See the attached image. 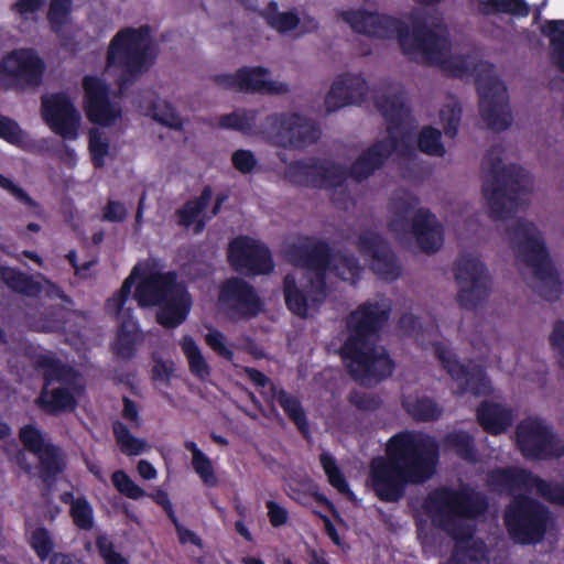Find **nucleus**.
Here are the masks:
<instances>
[{
    "instance_id": "obj_1",
    "label": "nucleus",
    "mask_w": 564,
    "mask_h": 564,
    "mask_svg": "<svg viewBox=\"0 0 564 564\" xmlns=\"http://www.w3.org/2000/svg\"><path fill=\"white\" fill-rule=\"evenodd\" d=\"M503 153L501 145H494L485 154L481 163L482 195L490 217L502 223V239L518 265L532 274L536 280L534 288L551 300L558 294V276L538 227L528 219L513 217L524 175L517 166L505 163Z\"/></svg>"
},
{
    "instance_id": "obj_2",
    "label": "nucleus",
    "mask_w": 564,
    "mask_h": 564,
    "mask_svg": "<svg viewBox=\"0 0 564 564\" xmlns=\"http://www.w3.org/2000/svg\"><path fill=\"white\" fill-rule=\"evenodd\" d=\"M386 457H375L369 467V485L384 502H397L405 484L430 479L438 460V445L429 435L402 432L387 444Z\"/></svg>"
},
{
    "instance_id": "obj_3",
    "label": "nucleus",
    "mask_w": 564,
    "mask_h": 564,
    "mask_svg": "<svg viewBox=\"0 0 564 564\" xmlns=\"http://www.w3.org/2000/svg\"><path fill=\"white\" fill-rule=\"evenodd\" d=\"M492 490L514 495L505 513L510 536L519 543L529 544L542 540L551 523L547 510L538 501L521 496L535 494L552 503L564 505V485L546 481L524 469H496L488 475Z\"/></svg>"
},
{
    "instance_id": "obj_4",
    "label": "nucleus",
    "mask_w": 564,
    "mask_h": 564,
    "mask_svg": "<svg viewBox=\"0 0 564 564\" xmlns=\"http://www.w3.org/2000/svg\"><path fill=\"white\" fill-rule=\"evenodd\" d=\"M339 17L355 32L371 37L390 39L398 34L400 47L411 61L437 65L456 74L466 69L449 59L448 33L442 23H415L405 30L398 20L364 8L343 11Z\"/></svg>"
},
{
    "instance_id": "obj_5",
    "label": "nucleus",
    "mask_w": 564,
    "mask_h": 564,
    "mask_svg": "<svg viewBox=\"0 0 564 564\" xmlns=\"http://www.w3.org/2000/svg\"><path fill=\"white\" fill-rule=\"evenodd\" d=\"M134 300L140 306L161 305L156 318L165 328L181 325L192 305L184 285L176 282L175 273L164 272L154 260L138 263L119 291L107 301L106 308L109 314L129 315Z\"/></svg>"
},
{
    "instance_id": "obj_6",
    "label": "nucleus",
    "mask_w": 564,
    "mask_h": 564,
    "mask_svg": "<svg viewBox=\"0 0 564 564\" xmlns=\"http://www.w3.org/2000/svg\"><path fill=\"white\" fill-rule=\"evenodd\" d=\"M373 102L388 123V135L364 150L354 161L349 176L356 182H362L380 170L392 153L404 160L416 156L411 135L412 117L404 87L395 82H381L375 89Z\"/></svg>"
},
{
    "instance_id": "obj_7",
    "label": "nucleus",
    "mask_w": 564,
    "mask_h": 564,
    "mask_svg": "<svg viewBox=\"0 0 564 564\" xmlns=\"http://www.w3.org/2000/svg\"><path fill=\"white\" fill-rule=\"evenodd\" d=\"M391 311L389 299L378 295L358 306L347 319L348 337L340 348L351 377L361 384L391 375L393 365L383 347L376 344V333Z\"/></svg>"
},
{
    "instance_id": "obj_8",
    "label": "nucleus",
    "mask_w": 564,
    "mask_h": 564,
    "mask_svg": "<svg viewBox=\"0 0 564 564\" xmlns=\"http://www.w3.org/2000/svg\"><path fill=\"white\" fill-rule=\"evenodd\" d=\"M290 261L305 269V284L299 285L293 274L284 278V297L289 310L300 317L313 316L324 302L333 278L354 283L361 267L352 256L330 254L324 243L314 245L305 257L290 254Z\"/></svg>"
},
{
    "instance_id": "obj_9",
    "label": "nucleus",
    "mask_w": 564,
    "mask_h": 564,
    "mask_svg": "<svg viewBox=\"0 0 564 564\" xmlns=\"http://www.w3.org/2000/svg\"><path fill=\"white\" fill-rule=\"evenodd\" d=\"M485 497L469 488H440L425 499L423 508L431 520L447 531L455 546L447 564H475L486 557V545L473 534L468 522L486 509Z\"/></svg>"
},
{
    "instance_id": "obj_10",
    "label": "nucleus",
    "mask_w": 564,
    "mask_h": 564,
    "mask_svg": "<svg viewBox=\"0 0 564 564\" xmlns=\"http://www.w3.org/2000/svg\"><path fill=\"white\" fill-rule=\"evenodd\" d=\"M449 59L462 65L464 73L456 74L449 69L444 72L456 76H475L479 95V115L486 127L492 131H505L513 121L512 111L509 105V95L506 85L497 76L494 66L474 54H463L453 47L449 42Z\"/></svg>"
},
{
    "instance_id": "obj_11",
    "label": "nucleus",
    "mask_w": 564,
    "mask_h": 564,
    "mask_svg": "<svg viewBox=\"0 0 564 564\" xmlns=\"http://www.w3.org/2000/svg\"><path fill=\"white\" fill-rule=\"evenodd\" d=\"M387 227L402 243L414 238L425 253H434L443 246L442 224L430 209L420 206L417 196L408 191H395L389 198Z\"/></svg>"
},
{
    "instance_id": "obj_12",
    "label": "nucleus",
    "mask_w": 564,
    "mask_h": 564,
    "mask_svg": "<svg viewBox=\"0 0 564 564\" xmlns=\"http://www.w3.org/2000/svg\"><path fill=\"white\" fill-rule=\"evenodd\" d=\"M155 55L149 26L127 28L120 30L110 41L106 68L116 77L122 90L151 67Z\"/></svg>"
},
{
    "instance_id": "obj_13",
    "label": "nucleus",
    "mask_w": 564,
    "mask_h": 564,
    "mask_svg": "<svg viewBox=\"0 0 564 564\" xmlns=\"http://www.w3.org/2000/svg\"><path fill=\"white\" fill-rule=\"evenodd\" d=\"M37 365L45 377V386L36 399L37 405L50 414L74 410L75 398L82 391L77 373L51 356H40Z\"/></svg>"
},
{
    "instance_id": "obj_14",
    "label": "nucleus",
    "mask_w": 564,
    "mask_h": 564,
    "mask_svg": "<svg viewBox=\"0 0 564 564\" xmlns=\"http://www.w3.org/2000/svg\"><path fill=\"white\" fill-rule=\"evenodd\" d=\"M453 275L457 284V302L466 308H476L490 295L492 289L489 270L480 253L464 250L456 258Z\"/></svg>"
},
{
    "instance_id": "obj_15",
    "label": "nucleus",
    "mask_w": 564,
    "mask_h": 564,
    "mask_svg": "<svg viewBox=\"0 0 564 564\" xmlns=\"http://www.w3.org/2000/svg\"><path fill=\"white\" fill-rule=\"evenodd\" d=\"M261 135L271 144L300 150L315 143L321 135L318 127L297 112H275L261 123Z\"/></svg>"
},
{
    "instance_id": "obj_16",
    "label": "nucleus",
    "mask_w": 564,
    "mask_h": 564,
    "mask_svg": "<svg viewBox=\"0 0 564 564\" xmlns=\"http://www.w3.org/2000/svg\"><path fill=\"white\" fill-rule=\"evenodd\" d=\"M516 440L527 458L552 459L564 455V441L540 417L522 420L517 426Z\"/></svg>"
},
{
    "instance_id": "obj_17",
    "label": "nucleus",
    "mask_w": 564,
    "mask_h": 564,
    "mask_svg": "<svg viewBox=\"0 0 564 564\" xmlns=\"http://www.w3.org/2000/svg\"><path fill=\"white\" fill-rule=\"evenodd\" d=\"M44 62L28 48L7 54L0 63V84L6 88L36 87L42 82Z\"/></svg>"
},
{
    "instance_id": "obj_18",
    "label": "nucleus",
    "mask_w": 564,
    "mask_h": 564,
    "mask_svg": "<svg viewBox=\"0 0 564 564\" xmlns=\"http://www.w3.org/2000/svg\"><path fill=\"white\" fill-rule=\"evenodd\" d=\"M42 113L53 132L65 140L77 139L82 117L67 95L54 94L43 97Z\"/></svg>"
},
{
    "instance_id": "obj_19",
    "label": "nucleus",
    "mask_w": 564,
    "mask_h": 564,
    "mask_svg": "<svg viewBox=\"0 0 564 564\" xmlns=\"http://www.w3.org/2000/svg\"><path fill=\"white\" fill-rule=\"evenodd\" d=\"M369 93L370 87L361 73H340L333 79L324 98L325 110L330 113L346 106H359L367 100Z\"/></svg>"
},
{
    "instance_id": "obj_20",
    "label": "nucleus",
    "mask_w": 564,
    "mask_h": 564,
    "mask_svg": "<svg viewBox=\"0 0 564 564\" xmlns=\"http://www.w3.org/2000/svg\"><path fill=\"white\" fill-rule=\"evenodd\" d=\"M215 82L224 88L246 93L284 95L290 91L286 83L271 79L263 67H245L235 74L217 75Z\"/></svg>"
},
{
    "instance_id": "obj_21",
    "label": "nucleus",
    "mask_w": 564,
    "mask_h": 564,
    "mask_svg": "<svg viewBox=\"0 0 564 564\" xmlns=\"http://www.w3.org/2000/svg\"><path fill=\"white\" fill-rule=\"evenodd\" d=\"M20 441L25 449L34 454L39 460V475L50 478L64 468V456L61 449L54 446L50 438L34 425H26L20 430Z\"/></svg>"
},
{
    "instance_id": "obj_22",
    "label": "nucleus",
    "mask_w": 564,
    "mask_h": 564,
    "mask_svg": "<svg viewBox=\"0 0 564 564\" xmlns=\"http://www.w3.org/2000/svg\"><path fill=\"white\" fill-rule=\"evenodd\" d=\"M357 246L360 253L370 258L371 270L381 279L393 281L401 275L402 268L395 254L377 232L361 231Z\"/></svg>"
},
{
    "instance_id": "obj_23",
    "label": "nucleus",
    "mask_w": 564,
    "mask_h": 564,
    "mask_svg": "<svg viewBox=\"0 0 564 564\" xmlns=\"http://www.w3.org/2000/svg\"><path fill=\"white\" fill-rule=\"evenodd\" d=\"M219 302L235 319L253 317L261 310L260 300L252 286L239 278L229 279L223 284Z\"/></svg>"
},
{
    "instance_id": "obj_24",
    "label": "nucleus",
    "mask_w": 564,
    "mask_h": 564,
    "mask_svg": "<svg viewBox=\"0 0 564 564\" xmlns=\"http://www.w3.org/2000/svg\"><path fill=\"white\" fill-rule=\"evenodd\" d=\"M435 352L443 367L457 383L459 393L471 391L475 395H480L489 391V381L478 365H460L455 355L447 347L440 344L435 346Z\"/></svg>"
},
{
    "instance_id": "obj_25",
    "label": "nucleus",
    "mask_w": 564,
    "mask_h": 564,
    "mask_svg": "<svg viewBox=\"0 0 564 564\" xmlns=\"http://www.w3.org/2000/svg\"><path fill=\"white\" fill-rule=\"evenodd\" d=\"M228 258L231 265L240 272L263 274L273 268L267 247L247 237L237 238L229 245Z\"/></svg>"
},
{
    "instance_id": "obj_26",
    "label": "nucleus",
    "mask_w": 564,
    "mask_h": 564,
    "mask_svg": "<svg viewBox=\"0 0 564 564\" xmlns=\"http://www.w3.org/2000/svg\"><path fill=\"white\" fill-rule=\"evenodd\" d=\"M86 94V112L90 121L110 126L120 117V107L110 102L108 87L94 76H86L83 82Z\"/></svg>"
},
{
    "instance_id": "obj_27",
    "label": "nucleus",
    "mask_w": 564,
    "mask_h": 564,
    "mask_svg": "<svg viewBox=\"0 0 564 564\" xmlns=\"http://www.w3.org/2000/svg\"><path fill=\"white\" fill-rule=\"evenodd\" d=\"M321 185L319 187H327L334 191L332 199L338 208L347 209L352 205V198L346 194V181L349 176V170H347L340 163L321 159Z\"/></svg>"
},
{
    "instance_id": "obj_28",
    "label": "nucleus",
    "mask_w": 564,
    "mask_h": 564,
    "mask_svg": "<svg viewBox=\"0 0 564 564\" xmlns=\"http://www.w3.org/2000/svg\"><path fill=\"white\" fill-rule=\"evenodd\" d=\"M212 196V188L206 186L199 196L189 199L183 207L177 209L175 212L177 225L185 228L193 226L194 234H200L206 223L213 217L212 214L206 213V207L209 205Z\"/></svg>"
},
{
    "instance_id": "obj_29",
    "label": "nucleus",
    "mask_w": 564,
    "mask_h": 564,
    "mask_svg": "<svg viewBox=\"0 0 564 564\" xmlns=\"http://www.w3.org/2000/svg\"><path fill=\"white\" fill-rule=\"evenodd\" d=\"M321 159H304L291 162L283 173L284 180L295 185L319 187Z\"/></svg>"
},
{
    "instance_id": "obj_30",
    "label": "nucleus",
    "mask_w": 564,
    "mask_h": 564,
    "mask_svg": "<svg viewBox=\"0 0 564 564\" xmlns=\"http://www.w3.org/2000/svg\"><path fill=\"white\" fill-rule=\"evenodd\" d=\"M477 419L486 432L497 435L511 425L512 414L499 403L484 402L477 411Z\"/></svg>"
},
{
    "instance_id": "obj_31",
    "label": "nucleus",
    "mask_w": 564,
    "mask_h": 564,
    "mask_svg": "<svg viewBox=\"0 0 564 564\" xmlns=\"http://www.w3.org/2000/svg\"><path fill=\"white\" fill-rule=\"evenodd\" d=\"M262 395L269 401H276L284 410L285 414L292 420L297 429L303 433H307V423L302 406L296 398L290 395L282 389H278L274 384L269 386V392L263 391Z\"/></svg>"
},
{
    "instance_id": "obj_32",
    "label": "nucleus",
    "mask_w": 564,
    "mask_h": 564,
    "mask_svg": "<svg viewBox=\"0 0 564 564\" xmlns=\"http://www.w3.org/2000/svg\"><path fill=\"white\" fill-rule=\"evenodd\" d=\"M257 119L258 110L240 108L231 113L220 116L218 124L247 135H261V124H258Z\"/></svg>"
},
{
    "instance_id": "obj_33",
    "label": "nucleus",
    "mask_w": 564,
    "mask_h": 564,
    "mask_svg": "<svg viewBox=\"0 0 564 564\" xmlns=\"http://www.w3.org/2000/svg\"><path fill=\"white\" fill-rule=\"evenodd\" d=\"M120 323V329L113 345L116 355L121 358H129L132 356L137 341L139 340V333L135 322L132 319L131 312L123 316L113 314Z\"/></svg>"
},
{
    "instance_id": "obj_34",
    "label": "nucleus",
    "mask_w": 564,
    "mask_h": 564,
    "mask_svg": "<svg viewBox=\"0 0 564 564\" xmlns=\"http://www.w3.org/2000/svg\"><path fill=\"white\" fill-rule=\"evenodd\" d=\"M178 344L191 373L202 381L207 380L210 376V367L195 340L189 335H184Z\"/></svg>"
},
{
    "instance_id": "obj_35",
    "label": "nucleus",
    "mask_w": 564,
    "mask_h": 564,
    "mask_svg": "<svg viewBox=\"0 0 564 564\" xmlns=\"http://www.w3.org/2000/svg\"><path fill=\"white\" fill-rule=\"evenodd\" d=\"M0 276L4 284L14 292L34 296L40 293L41 286L31 276L12 268H0Z\"/></svg>"
},
{
    "instance_id": "obj_36",
    "label": "nucleus",
    "mask_w": 564,
    "mask_h": 564,
    "mask_svg": "<svg viewBox=\"0 0 564 564\" xmlns=\"http://www.w3.org/2000/svg\"><path fill=\"white\" fill-rule=\"evenodd\" d=\"M438 117L444 133L449 138H454L462 118L459 101L455 97L448 96L440 109Z\"/></svg>"
},
{
    "instance_id": "obj_37",
    "label": "nucleus",
    "mask_w": 564,
    "mask_h": 564,
    "mask_svg": "<svg viewBox=\"0 0 564 564\" xmlns=\"http://www.w3.org/2000/svg\"><path fill=\"white\" fill-rule=\"evenodd\" d=\"M403 405L409 414L420 421H433L442 414V409L429 398L408 399Z\"/></svg>"
},
{
    "instance_id": "obj_38",
    "label": "nucleus",
    "mask_w": 564,
    "mask_h": 564,
    "mask_svg": "<svg viewBox=\"0 0 564 564\" xmlns=\"http://www.w3.org/2000/svg\"><path fill=\"white\" fill-rule=\"evenodd\" d=\"M112 430L122 453L131 456L147 451L148 444L145 441L134 437L122 423L115 422Z\"/></svg>"
},
{
    "instance_id": "obj_39",
    "label": "nucleus",
    "mask_w": 564,
    "mask_h": 564,
    "mask_svg": "<svg viewBox=\"0 0 564 564\" xmlns=\"http://www.w3.org/2000/svg\"><path fill=\"white\" fill-rule=\"evenodd\" d=\"M263 15L268 24L279 32L291 31L301 23L294 12H281L273 2L268 6Z\"/></svg>"
},
{
    "instance_id": "obj_40",
    "label": "nucleus",
    "mask_w": 564,
    "mask_h": 564,
    "mask_svg": "<svg viewBox=\"0 0 564 564\" xmlns=\"http://www.w3.org/2000/svg\"><path fill=\"white\" fill-rule=\"evenodd\" d=\"M417 148L421 152L431 156H444L445 148L441 142L440 130L424 127L417 135Z\"/></svg>"
},
{
    "instance_id": "obj_41",
    "label": "nucleus",
    "mask_w": 564,
    "mask_h": 564,
    "mask_svg": "<svg viewBox=\"0 0 564 564\" xmlns=\"http://www.w3.org/2000/svg\"><path fill=\"white\" fill-rule=\"evenodd\" d=\"M484 13L503 12L527 15L528 8L522 0H477Z\"/></svg>"
},
{
    "instance_id": "obj_42",
    "label": "nucleus",
    "mask_w": 564,
    "mask_h": 564,
    "mask_svg": "<svg viewBox=\"0 0 564 564\" xmlns=\"http://www.w3.org/2000/svg\"><path fill=\"white\" fill-rule=\"evenodd\" d=\"M70 10L72 0L51 1L47 12V20L54 32H61L62 28L68 22Z\"/></svg>"
},
{
    "instance_id": "obj_43",
    "label": "nucleus",
    "mask_w": 564,
    "mask_h": 564,
    "mask_svg": "<svg viewBox=\"0 0 564 564\" xmlns=\"http://www.w3.org/2000/svg\"><path fill=\"white\" fill-rule=\"evenodd\" d=\"M89 152L94 165L96 167H102L105 165V159L109 154V143L102 132L97 128H93L89 131Z\"/></svg>"
},
{
    "instance_id": "obj_44",
    "label": "nucleus",
    "mask_w": 564,
    "mask_h": 564,
    "mask_svg": "<svg viewBox=\"0 0 564 564\" xmlns=\"http://www.w3.org/2000/svg\"><path fill=\"white\" fill-rule=\"evenodd\" d=\"M152 117L155 121L173 130H181L183 128L182 118L177 115L174 108L166 101H158L154 104Z\"/></svg>"
},
{
    "instance_id": "obj_45",
    "label": "nucleus",
    "mask_w": 564,
    "mask_h": 564,
    "mask_svg": "<svg viewBox=\"0 0 564 564\" xmlns=\"http://www.w3.org/2000/svg\"><path fill=\"white\" fill-rule=\"evenodd\" d=\"M319 462L332 486L341 494H348V485L338 469L335 459L328 453H323L319 456Z\"/></svg>"
},
{
    "instance_id": "obj_46",
    "label": "nucleus",
    "mask_w": 564,
    "mask_h": 564,
    "mask_svg": "<svg viewBox=\"0 0 564 564\" xmlns=\"http://www.w3.org/2000/svg\"><path fill=\"white\" fill-rule=\"evenodd\" d=\"M111 480L116 489L130 499H140L145 496L144 490L139 487L123 470H116Z\"/></svg>"
},
{
    "instance_id": "obj_47",
    "label": "nucleus",
    "mask_w": 564,
    "mask_h": 564,
    "mask_svg": "<svg viewBox=\"0 0 564 564\" xmlns=\"http://www.w3.org/2000/svg\"><path fill=\"white\" fill-rule=\"evenodd\" d=\"M70 516L80 530H90L94 525L93 508L84 497H77V502L70 508Z\"/></svg>"
},
{
    "instance_id": "obj_48",
    "label": "nucleus",
    "mask_w": 564,
    "mask_h": 564,
    "mask_svg": "<svg viewBox=\"0 0 564 564\" xmlns=\"http://www.w3.org/2000/svg\"><path fill=\"white\" fill-rule=\"evenodd\" d=\"M447 444L464 459L474 462L476 459L473 447V438L464 432L453 433L447 436Z\"/></svg>"
},
{
    "instance_id": "obj_49",
    "label": "nucleus",
    "mask_w": 564,
    "mask_h": 564,
    "mask_svg": "<svg viewBox=\"0 0 564 564\" xmlns=\"http://www.w3.org/2000/svg\"><path fill=\"white\" fill-rule=\"evenodd\" d=\"M0 137L17 145H23L28 140V135L15 121L2 116H0Z\"/></svg>"
},
{
    "instance_id": "obj_50",
    "label": "nucleus",
    "mask_w": 564,
    "mask_h": 564,
    "mask_svg": "<svg viewBox=\"0 0 564 564\" xmlns=\"http://www.w3.org/2000/svg\"><path fill=\"white\" fill-rule=\"evenodd\" d=\"M31 545L42 560L46 558L53 550V540L45 528H37L32 532Z\"/></svg>"
},
{
    "instance_id": "obj_51",
    "label": "nucleus",
    "mask_w": 564,
    "mask_h": 564,
    "mask_svg": "<svg viewBox=\"0 0 564 564\" xmlns=\"http://www.w3.org/2000/svg\"><path fill=\"white\" fill-rule=\"evenodd\" d=\"M192 466L206 486L214 487L217 485L212 462L205 454L192 457Z\"/></svg>"
},
{
    "instance_id": "obj_52",
    "label": "nucleus",
    "mask_w": 564,
    "mask_h": 564,
    "mask_svg": "<svg viewBox=\"0 0 564 564\" xmlns=\"http://www.w3.org/2000/svg\"><path fill=\"white\" fill-rule=\"evenodd\" d=\"M45 0H18L11 6L12 11L23 21L34 20L44 7Z\"/></svg>"
},
{
    "instance_id": "obj_53",
    "label": "nucleus",
    "mask_w": 564,
    "mask_h": 564,
    "mask_svg": "<svg viewBox=\"0 0 564 564\" xmlns=\"http://www.w3.org/2000/svg\"><path fill=\"white\" fill-rule=\"evenodd\" d=\"M206 344L219 356L227 360H231L234 357L232 351L226 346V337L223 333L217 329H210L205 335Z\"/></svg>"
},
{
    "instance_id": "obj_54",
    "label": "nucleus",
    "mask_w": 564,
    "mask_h": 564,
    "mask_svg": "<svg viewBox=\"0 0 564 564\" xmlns=\"http://www.w3.org/2000/svg\"><path fill=\"white\" fill-rule=\"evenodd\" d=\"M174 370H175L174 361H172L170 359L164 360L158 356L153 357V366H152L153 380L169 384Z\"/></svg>"
},
{
    "instance_id": "obj_55",
    "label": "nucleus",
    "mask_w": 564,
    "mask_h": 564,
    "mask_svg": "<svg viewBox=\"0 0 564 564\" xmlns=\"http://www.w3.org/2000/svg\"><path fill=\"white\" fill-rule=\"evenodd\" d=\"M231 162L240 173H250L257 165L254 154L249 150H237L231 155Z\"/></svg>"
},
{
    "instance_id": "obj_56",
    "label": "nucleus",
    "mask_w": 564,
    "mask_h": 564,
    "mask_svg": "<svg viewBox=\"0 0 564 564\" xmlns=\"http://www.w3.org/2000/svg\"><path fill=\"white\" fill-rule=\"evenodd\" d=\"M128 216V209L124 204L110 199L102 208V220L109 223H122Z\"/></svg>"
},
{
    "instance_id": "obj_57",
    "label": "nucleus",
    "mask_w": 564,
    "mask_h": 564,
    "mask_svg": "<svg viewBox=\"0 0 564 564\" xmlns=\"http://www.w3.org/2000/svg\"><path fill=\"white\" fill-rule=\"evenodd\" d=\"M0 187L8 192L10 195H12L17 200L30 207L35 206L34 200L28 195V193L22 187L14 184L12 180L6 177L2 174H0Z\"/></svg>"
},
{
    "instance_id": "obj_58",
    "label": "nucleus",
    "mask_w": 564,
    "mask_h": 564,
    "mask_svg": "<svg viewBox=\"0 0 564 564\" xmlns=\"http://www.w3.org/2000/svg\"><path fill=\"white\" fill-rule=\"evenodd\" d=\"M550 343L556 351L558 364L564 369V321H558L554 324L550 334Z\"/></svg>"
},
{
    "instance_id": "obj_59",
    "label": "nucleus",
    "mask_w": 564,
    "mask_h": 564,
    "mask_svg": "<svg viewBox=\"0 0 564 564\" xmlns=\"http://www.w3.org/2000/svg\"><path fill=\"white\" fill-rule=\"evenodd\" d=\"M543 32L550 36L552 51L564 48V20L547 22Z\"/></svg>"
},
{
    "instance_id": "obj_60",
    "label": "nucleus",
    "mask_w": 564,
    "mask_h": 564,
    "mask_svg": "<svg viewBox=\"0 0 564 564\" xmlns=\"http://www.w3.org/2000/svg\"><path fill=\"white\" fill-rule=\"evenodd\" d=\"M268 517L272 527H281L288 521V511L274 501H267Z\"/></svg>"
},
{
    "instance_id": "obj_61",
    "label": "nucleus",
    "mask_w": 564,
    "mask_h": 564,
    "mask_svg": "<svg viewBox=\"0 0 564 564\" xmlns=\"http://www.w3.org/2000/svg\"><path fill=\"white\" fill-rule=\"evenodd\" d=\"M97 545L107 564H129L127 560L112 551L111 544L106 539H99Z\"/></svg>"
},
{
    "instance_id": "obj_62",
    "label": "nucleus",
    "mask_w": 564,
    "mask_h": 564,
    "mask_svg": "<svg viewBox=\"0 0 564 564\" xmlns=\"http://www.w3.org/2000/svg\"><path fill=\"white\" fill-rule=\"evenodd\" d=\"M349 400L354 405L362 410L376 409L379 404V401L373 395L360 394L358 392L351 393Z\"/></svg>"
},
{
    "instance_id": "obj_63",
    "label": "nucleus",
    "mask_w": 564,
    "mask_h": 564,
    "mask_svg": "<svg viewBox=\"0 0 564 564\" xmlns=\"http://www.w3.org/2000/svg\"><path fill=\"white\" fill-rule=\"evenodd\" d=\"M245 373L247 375V377L254 383L257 384L258 387H260L262 389L261 393L263 391H267L269 392V386L270 384H273L270 379L263 375L262 372L258 371L257 369H253V368H245Z\"/></svg>"
},
{
    "instance_id": "obj_64",
    "label": "nucleus",
    "mask_w": 564,
    "mask_h": 564,
    "mask_svg": "<svg viewBox=\"0 0 564 564\" xmlns=\"http://www.w3.org/2000/svg\"><path fill=\"white\" fill-rule=\"evenodd\" d=\"M122 415L124 419L129 420L133 427L140 426V421L138 416V410L132 401L129 399H124V406L122 411Z\"/></svg>"
}]
</instances>
